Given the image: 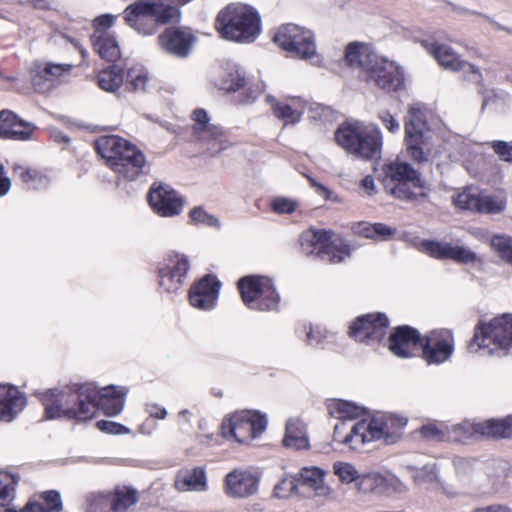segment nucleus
<instances>
[{"label": "nucleus", "mask_w": 512, "mask_h": 512, "mask_svg": "<svg viewBox=\"0 0 512 512\" xmlns=\"http://www.w3.org/2000/svg\"><path fill=\"white\" fill-rule=\"evenodd\" d=\"M273 41L291 56L317 62L314 35L308 29L292 23L285 24L275 33Z\"/></svg>", "instance_id": "nucleus-11"}, {"label": "nucleus", "mask_w": 512, "mask_h": 512, "mask_svg": "<svg viewBox=\"0 0 512 512\" xmlns=\"http://www.w3.org/2000/svg\"><path fill=\"white\" fill-rule=\"evenodd\" d=\"M97 426L101 431L110 434H122L128 432L126 427L112 421H99L97 422Z\"/></svg>", "instance_id": "nucleus-55"}, {"label": "nucleus", "mask_w": 512, "mask_h": 512, "mask_svg": "<svg viewBox=\"0 0 512 512\" xmlns=\"http://www.w3.org/2000/svg\"><path fill=\"white\" fill-rule=\"evenodd\" d=\"M148 81L147 73L142 69H131L127 74V86L132 91L144 90Z\"/></svg>", "instance_id": "nucleus-47"}, {"label": "nucleus", "mask_w": 512, "mask_h": 512, "mask_svg": "<svg viewBox=\"0 0 512 512\" xmlns=\"http://www.w3.org/2000/svg\"><path fill=\"white\" fill-rule=\"evenodd\" d=\"M243 301L252 309L273 310L279 303V295L267 277L246 276L238 282Z\"/></svg>", "instance_id": "nucleus-13"}, {"label": "nucleus", "mask_w": 512, "mask_h": 512, "mask_svg": "<svg viewBox=\"0 0 512 512\" xmlns=\"http://www.w3.org/2000/svg\"><path fill=\"white\" fill-rule=\"evenodd\" d=\"M329 410L332 416L340 420L334 426L333 440L351 450H360L365 444L381 439L388 445L394 444L401 438V430L406 425L404 419L385 415L352 422L362 414L363 409L345 400H334Z\"/></svg>", "instance_id": "nucleus-1"}, {"label": "nucleus", "mask_w": 512, "mask_h": 512, "mask_svg": "<svg viewBox=\"0 0 512 512\" xmlns=\"http://www.w3.org/2000/svg\"><path fill=\"white\" fill-rule=\"evenodd\" d=\"M259 478L248 470L235 469L225 477V492L233 498H246L258 490Z\"/></svg>", "instance_id": "nucleus-24"}, {"label": "nucleus", "mask_w": 512, "mask_h": 512, "mask_svg": "<svg viewBox=\"0 0 512 512\" xmlns=\"http://www.w3.org/2000/svg\"><path fill=\"white\" fill-rule=\"evenodd\" d=\"M414 481L418 485H430L438 483V469L434 462L427 463L423 467L416 468L413 472Z\"/></svg>", "instance_id": "nucleus-43"}, {"label": "nucleus", "mask_w": 512, "mask_h": 512, "mask_svg": "<svg viewBox=\"0 0 512 512\" xmlns=\"http://www.w3.org/2000/svg\"><path fill=\"white\" fill-rule=\"evenodd\" d=\"M490 245L498 256L512 264V238L506 235L493 236Z\"/></svg>", "instance_id": "nucleus-42"}, {"label": "nucleus", "mask_w": 512, "mask_h": 512, "mask_svg": "<svg viewBox=\"0 0 512 512\" xmlns=\"http://www.w3.org/2000/svg\"><path fill=\"white\" fill-rule=\"evenodd\" d=\"M47 507L36 500L29 501L21 512H61L63 509L62 500L59 492L55 490L46 491L41 495Z\"/></svg>", "instance_id": "nucleus-38"}, {"label": "nucleus", "mask_w": 512, "mask_h": 512, "mask_svg": "<svg viewBox=\"0 0 512 512\" xmlns=\"http://www.w3.org/2000/svg\"><path fill=\"white\" fill-rule=\"evenodd\" d=\"M379 118L382 121L385 128L391 133H396L400 129L399 122L391 115L388 111H383L379 114Z\"/></svg>", "instance_id": "nucleus-56"}, {"label": "nucleus", "mask_w": 512, "mask_h": 512, "mask_svg": "<svg viewBox=\"0 0 512 512\" xmlns=\"http://www.w3.org/2000/svg\"><path fill=\"white\" fill-rule=\"evenodd\" d=\"M298 484L308 487L318 497H330L332 490L324 483V472L317 467L301 469L298 476Z\"/></svg>", "instance_id": "nucleus-32"}, {"label": "nucleus", "mask_w": 512, "mask_h": 512, "mask_svg": "<svg viewBox=\"0 0 512 512\" xmlns=\"http://www.w3.org/2000/svg\"><path fill=\"white\" fill-rule=\"evenodd\" d=\"M407 156L416 163H426L437 153L433 132L428 127L420 107L411 106L405 123Z\"/></svg>", "instance_id": "nucleus-8"}, {"label": "nucleus", "mask_w": 512, "mask_h": 512, "mask_svg": "<svg viewBox=\"0 0 512 512\" xmlns=\"http://www.w3.org/2000/svg\"><path fill=\"white\" fill-rule=\"evenodd\" d=\"M374 230V238H381V239H388L389 237L393 236L395 233V230L392 229L390 226H387L383 223H376L373 225Z\"/></svg>", "instance_id": "nucleus-59"}, {"label": "nucleus", "mask_w": 512, "mask_h": 512, "mask_svg": "<svg viewBox=\"0 0 512 512\" xmlns=\"http://www.w3.org/2000/svg\"><path fill=\"white\" fill-rule=\"evenodd\" d=\"M139 500V493L129 486H117L111 492L112 512H128Z\"/></svg>", "instance_id": "nucleus-36"}, {"label": "nucleus", "mask_w": 512, "mask_h": 512, "mask_svg": "<svg viewBox=\"0 0 512 512\" xmlns=\"http://www.w3.org/2000/svg\"><path fill=\"white\" fill-rule=\"evenodd\" d=\"M95 51L102 59L110 62L120 57V48L115 37L104 30L95 31L91 37Z\"/></svg>", "instance_id": "nucleus-33"}, {"label": "nucleus", "mask_w": 512, "mask_h": 512, "mask_svg": "<svg viewBox=\"0 0 512 512\" xmlns=\"http://www.w3.org/2000/svg\"><path fill=\"white\" fill-rule=\"evenodd\" d=\"M389 321L385 314H367L358 317L350 327L349 335L358 342L375 344L386 335Z\"/></svg>", "instance_id": "nucleus-18"}, {"label": "nucleus", "mask_w": 512, "mask_h": 512, "mask_svg": "<svg viewBox=\"0 0 512 512\" xmlns=\"http://www.w3.org/2000/svg\"><path fill=\"white\" fill-rule=\"evenodd\" d=\"M454 351V338L449 330L432 331L422 337L420 355L428 365H439L447 361Z\"/></svg>", "instance_id": "nucleus-17"}, {"label": "nucleus", "mask_w": 512, "mask_h": 512, "mask_svg": "<svg viewBox=\"0 0 512 512\" xmlns=\"http://www.w3.org/2000/svg\"><path fill=\"white\" fill-rule=\"evenodd\" d=\"M12 483H16L13 477L7 474H0V506L7 505L13 498L14 488L11 487Z\"/></svg>", "instance_id": "nucleus-50"}, {"label": "nucleus", "mask_w": 512, "mask_h": 512, "mask_svg": "<svg viewBox=\"0 0 512 512\" xmlns=\"http://www.w3.org/2000/svg\"><path fill=\"white\" fill-rule=\"evenodd\" d=\"M274 115L284 121L285 124H295L301 120L303 109L280 102H276L272 106Z\"/></svg>", "instance_id": "nucleus-41"}, {"label": "nucleus", "mask_w": 512, "mask_h": 512, "mask_svg": "<svg viewBox=\"0 0 512 512\" xmlns=\"http://www.w3.org/2000/svg\"><path fill=\"white\" fill-rule=\"evenodd\" d=\"M355 487L358 494L374 497L390 496L402 492L405 488L395 476H384L376 472L361 475Z\"/></svg>", "instance_id": "nucleus-20"}, {"label": "nucleus", "mask_w": 512, "mask_h": 512, "mask_svg": "<svg viewBox=\"0 0 512 512\" xmlns=\"http://www.w3.org/2000/svg\"><path fill=\"white\" fill-rule=\"evenodd\" d=\"M215 27L226 40L250 43L261 32L260 16L251 6L232 3L218 13Z\"/></svg>", "instance_id": "nucleus-4"}, {"label": "nucleus", "mask_w": 512, "mask_h": 512, "mask_svg": "<svg viewBox=\"0 0 512 512\" xmlns=\"http://www.w3.org/2000/svg\"><path fill=\"white\" fill-rule=\"evenodd\" d=\"M383 185L393 196L412 200L424 196L420 173L409 163L398 158L383 167Z\"/></svg>", "instance_id": "nucleus-10"}, {"label": "nucleus", "mask_w": 512, "mask_h": 512, "mask_svg": "<svg viewBox=\"0 0 512 512\" xmlns=\"http://www.w3.org/2000/svg\"><path fill=\"white\" fill-rule=\"evenodd\" d=\"M453 463H454V467L459 475L467 474L473 466V462L471 460L461 458V457L455 458Z\"/></svg>", "instance_id": "nucleus-60"}, {"label": "nucleus", "mask_w": 512, "mask_h": 512, "mask_svg": "<svg viewBox=\"0 0 512 512\" xmlns=\"http://www.w3.org/2000/svg\"><path fill=\"white\" fill-rule=\"evenodd\" d=\"M495 153L504 161H512V144L504 141L492 142Z\"/></svg>", "instance_id": "nucleus-53"}, {"label": "nucleus", "mask_w": 512, "mask_h": 512, "mask_svg": "<svg viewBox=\"0 0 512 512\" xmlns=\"http://www.w3.org/2000/svg\"><path fill=\"white\" fill-rule=\"evenodd\" d=\"M332 232L328 230L310 229L301 234V246L307 254L315 251L322 259L331 263H339L348 256V252L334 245L331 241Z\"/></svg>", "instance_id": "nucleus-16"}, {"label": "nucleus", "mask_w": 512, "mask_h": 512, "mask_svg": "<svg viewBox=\"0 0 512 512\" xmlns=\"http://www.w3.org/2000/svg\"><path fill=\"white\" fill-rule=\"evenodd\" d=\"M26 405V398L16 387L0 385V420L10 422Z\"/></svg>", "instance_id": "nucleus-30"}, {"label": "nucleus", "mask_w": 512, "mask_h": 512, "mask_svg": "<svg viewBox=\"0 0 512 512\" xmlns=\"http://www.w3.org/2000/svg\"><path fill=\"white\" fill-rule=\"evenodd\" d=\"M37 396L45 408L48 419L66 417L85 421L95 414L93 403L86 402V398L93 397V390L87 383L49 389L38 392Z\"/></svg>", "instance_id": "nucleus-3"}, {"label": "nucleus", "mask_w": 512, "mask_h": 512, "mask_svg": "<svg viewBox=\"0 0 512 512\" xmlns=\"http://www.w3.org/2000/svg\"><path fill=\"white\" fill-rule=\"evenodd\" d=\"M245 78L236 64L229 63L218 71L215 85L223 91H236L243 87Z\"/></svg>", "instance_id": "nucleus-35"}, {"label": "nucleus", "mask_w": 512, "mask_h": 512, "mask_svg": "<svg viewBox=\"0 0 512 512\" xmlns=\"http://www.w3.org/2000/svg\"><path fill=\"white\" fill-rule=\"evenodd\" d=\"M148 201L155 213L162 217L179 215L184 206V199L167 184H153L148 194Z\"/></svg>", "instance_id": "nucleus-19"}, {"label": "nucleus", "mask_w": 512, "mask_h": 512, "mask_svg": "<svg viewBox=\"0 0 512 512\" xmlns=\"http://www.w3.org/2000/svg\"><path fill=\"white\" fill-rule=\"evenodd\" d=\"M476 433L491 438L512 437V416L503 419H489L473 425Z\"/></svg>", "instance_id": "nucleus-34"}, {"label": "nucleus", "mask_w": 512, "mask_h": 512, "mask_svg": "<svg viewBox=\"0 0 512 512\" xmlns=\"http://www.w3.org/2000/svg\"><path fill=\"white\" fill-rule=\"evenodd\" d=\"M333 472L341 482L346 484L356 483L361 476L351 463L343 461H337L333 464Z\"/></svg>", "instance_id": "nucleus-44"}, {"label": "nucleus", "mask_w": 512, "mask_h": 512, "mask_svg": "<svg viewBox=\"0 0 512 512\" xmlns=\"http://www.w3.org/2000/svg\"><path fill=\"white\" fill-rule=\"evenodd\" d=\"M298 479L296 476L282 478L274 487L273 494L276 498L286 499L297 493Z\"/></svg>", "instance_id": "nucleus-45"}, {"label": "nucleus", "mask_w": 512, "mask_h": 512, "mask_svg": "<svg viewBox=\"0 0 512 512\" xmlns=\"http://www.w3.org/2000/svg\"><path fill=\"white\" fill-rule=\"evenodd\" d=\"M93 390V397L86 398V402H92L95 411L100 409L108 416L119 414L124 407L127 389L122 386L109 385L98 389L93 383H87Z\"/></svg>", "instance_id": "nucleus-21"}, {"label": "nucleus", "mask_w": 512, "mask_h": 512, "mask_svg": "<svg viewBox=\"0 0 512 512\" xmlns=\"http://www.w3.org/2000/svg\"><path fill=\"white\" fill-rule=\"evenodd\" d=\"M189 269V261L186 256L175 253L169 255L165 264L159 270L160 285L168 291L177 290Z\"/></svg>", "instance_id": "nucleus-25"}, {"label": "nucleus", "mask_w": 512, "mask_h": 512, "mask_svg": "<svg viewBox=\"0 0 512 512\" xmlns=\"http://www.w3.org/2000/svg\"><path fill=\"white\" fill-rule=\"evenodd\" d=\"M420 433L429 440H439L443 437V432L433 423L422 426Z\"/></svg>", "instance_id": "nucleus-57"}, {"label": "nucleus", "mask_w": 512, "mask_h": 512, "mask_svg": "<svg viewBox=\"0 0 512 512\" xmlns=\"http://www.w3.org/2000/svg\"><path fill=\"white\" fill-rule=\"evenodd\" d=\"M48 43L50 46H53V47L54 46H65L66 47L69 44H71L77 48L79 47L78 42L75 39L70 38L63 33L53 34L51 37H49Z\"/></svg>", "instance_id": "nucleus-54"}, {"label": "nucleus", "mask_w": 512, "mask_h": 512, "mask_svg": "<svg viewBox=\"0 0 512 512\" xmlns=\"http://www.w3.org/2000/svg\"><path fill=\"white\" fill-rule=\"evenodd\" d=\"M220 283L214 276L207 275L190 290V304L200 310H210L215 306Z\"/></svg>", "instance_id": "nucleus-28"}, {"label": "nucleus", "mask_w": 512, "mask_h": 512, "mask_svg": "<svg viewBox=\"0 0 512 512\" xmlns=\"http://www.w3.org/2000/svg\"><path fill=\"white\" fill-rule=\"evenodd\" d=\"M270 206L272 211L277 214H291L297 209L298 204L292 199L277 197L272 200Z\"/></svg>", "instance_id": "nucleus-52"}, {"label": "nucleus", "mask_w": 512, "mask_h": 512, "mask_svg": "<svg viewBox=\"0 0 512 512\" xmlns=\"http://www.w3.org/2000/svg\"><path fill=\"white\" fill-rule=\"evenodd\" d=\"M113 22H114V16H112V15L99 16L94 20L95 31H98V30L107 31V29L112 26Z\"/></svg>", "instance_id": "nucleus-61"}, {"label": "nucleus", "mask_w": 512, "mask_h": 512, "mask_svg": "<svg viewBox=\"0 0 512 512\" xmlns=\"http://www.w3.org/2000/svg\"><path fill=\"white\" fill-rule=\"evenodd\" d=\"M96 150L117 174L136 179L145 165V157L135 145L117 135H107L95 142Z\"/></svg>", "instance_id": "nucleus-5"}, {"label": "nucleus", "mask_w": 512, "mask_h": 512, "mask_svg": "<svg viewBox=\"0 0 512 512\" xmlns=\"http://www.w3.org/2000/svg\"><path fill=\"white\" fill-rule=\"evenodd\" d=\"M267 426V419L254 411H239L224 418L221 435L233 437L238 443H246L258 437Z\"/></svg>", "instance_id": "nucleus-12"}, {"label": "nucleus", "mask_w": 512, "mask_h": 512, "mask_svg": "<svg viewBox=\"0 0 512 512\" xmlns=\"http://www.w3.org/2000/svg\"><path fill=\"white\" fill-rule=\"evenodd\" d=\"M158 41L167 52L186 57L192 49L195 37L189 29L169 28L158 37Z\"/></svg>", "instance_id": "nucleus-27"}, {"label": "nucleus", "mask_w": 512, "mask_h": 512, "mask_svg": "<svg viewBox=\"0 0 512 512\" xmlns=\"http://www.w3.org/2000/svg\"><path fill=\"white\" fill-rule=\"evenodd\" d=\"M17 115L9 110H3L0 112V137L6 138L7 136L13 134H20L13 131L14 121Z\"/></svg>", "instance_id": "nucleus-51"}, {"label": "nucleus", "mask_w": 512, "mask_h": 512, "mask_svg": "<svg viewBox=\"0 0 512 512\" xmlns=\"http://www.w3.org/2000/svg\"><path fill=\"white\" fill-rule=\"evenodd\" d=\"M192 418L193 412L188 409L181 410L178 413L179 429L182 432L186 433L188 431L189 427L191 426Z\"/></svg>", "instance_id": "nucleus-58"}, {"label": "nucleus", "mask_w": 512, "mask_h": 512, "mask_svg": "<svg viewBox=\"0 0 512 512\" xmlns=\"http://www.w3.org/2000/svg\"><path fill=\"white\" fill-rule=\"evenodd\" d=\"M421 249L429 256L440 260L451 259L461 264L475 263L478 260L474 251L448 242L425 240L421 243Z\"/></svg>", "instance_id": "nucleus-22"}, {"label": "nucleus", "mask_w": 512, "mask_h": 512, "mask_svg": "<svg viewBox=\"0 0 512 512\" xmlns=\"http://www.w3.org/2000/svg\"><path fill=\"white\" fill-rule=\"evenodd\" d=\"M283 443L288 448L308 449L309 437L306 424L299 418H290L286 423Z\"/></svg>", "instance_id": "nucleus-31"}, {"label": "nucleus", "mask_w": 512, "mask_h": 512, "mask_svg": "<svg viewBox=\"0 0 512 512\" xmlns=\"http://www.w3.org/2000/svg\"><path fill=\"white\" fill-rule=\"evenodd\" d=\"M353 230L356 234L362 235L365 238H374L373 225L366 222L357 223Z\"/></svg>", "instance_id": "nucleus-62"}, {"label": "nucleus", "mask_w": 512, "mask_h": 512, "mask_svg": "<svg viewBox=\"0 0 512 512\" xmlns=\"http://www.w3.org/2000/svg\"><path fill=\"white\" fill-rule=\"evenodd\" d=\"M432 53L442 67L452 71L463 70L468 73V80L472 82H480L482 80L479 68L462 60L451 47L435 45L433 46Z\"/></svg>", "instance_id": "nucleus-26"}, {"label": "nucleus", "mask_w": 512, "mask_h": 512, "mask_svg": "<svg viewBox=\"0 0 512 512\" xmlns=\"http://www.w3.org/2000/svg\"><path fill=\"white\" fill-rule=\"evenodd\" d=\"M72 68L73 65L69 63L46 62L41 73L48 80H54L68 74Z\"/></svg>", "instance_id": "nucleus-46"}, {"label": "nucleus", "mask_w": 512, "mask_h": 512, "mask_svg": "<svg viewBox=\"0 0 512 512\" xmlns=\"http://www.w3.org/2000/svg\"><path fill=\"white\" fill-rule=\"evenodd\" d=\"M190 218L195 224H203L211 227H218L220 225L219 220L215 216L208 214L201 207L193 208L190 211Z\"/></svg>", "instance_id": "nucleus-49"}, {"label": "nucleus", "mask_w": 512, "mask_h": 512, "mask_svg": "<svg viewBox=\"0 0 512 512\" xmlns=\"http://www.w3.org/2000/svg\"><path fill=\"white\" fill-rule=\"evenodd\" d=\"M347 63L358 68L361 78L386 92L397 91L404 85V71L396 62L374 52L364 44H349L345 51Z\"/></svg>", "instance_id": "nucleus-2"}, {"label": "nucleus", "mask_w": 512, "mask_h": 512, "mask_svg": "<svg viewBox=\"0 0 512 512\" xmlns=\"http://www.w3.org/2000/svg\"><path fill=\"white\" fill-rule=\"evenodd\" d=\"M11 188V180L4 175V166L0 162V197L6 195Z\"/></svg>", "instance_id": "nucleus-63"}, {"label": "nucleus", "mask_w": 512, "mask_h": 512, "mask_svg": "<svg viewBox=\"0 0 512 512\" xmlns=\"http://www.w3.org/2000/svg\"><path fill=\"white\" fill-rule=\"evenodd\" d=\"M35 129L36 127L34 124L22 120L17 116L14 121L13 131L15 130L16 132L21 133V135L11 133V135L7 136L6 138L16 140H27L31 138Z\"/></svg>", "instance_id": "nucleus-48"}, {"label": "nucleus", "mask_w": 512, "mask_h": 512, "mask_svg": "<svg viewBox=\"0 0 512 512\" xmlns=\"http://www.w3.org/2000/svg\"><path fill=\"white\" fill-rule=\"evenodd\" d=\"M123 71L116 65L109 66L98 75L99 87L107 92H115L123 84Z\"/></svg>", "instance_id": "nucleus-39"}, {"label": "nucleus", "mask_w": 512, "mask_h": 512, "mask_svg": "<svg viewBox=\"0 0 512 512\" xmlns=\"http://www.w3.org/2000/svg\"><path fill=\"white\" fill-rule=\"evenodd\" d=\"M126 23L139 34L152 35L159 25L178 21L180 12L173 5L162 1L138 0L124 10Z\"/></svg>", "instance_id": "nucleus-6"}, {"label": "nucleus", "mask_w": 512, "mask_h": 512, "mask_svg": "<svg viewBox=\"0 0 512 512\" xmlns=\"http://www.w3.org/2000/svg\"><path fill=\"white\" fill-rule=\"evenodd\" d=\"M512 346V315L504 314L489 322H479L468 348L470 352L485 351L488 355H505Z\"/></svg>", "instance_id": "nucleus-7"}, {"label": "nucleus", "mask_w": 512, "mask_h": 512, "mask_svg": "<svg viewBox=\"0 0 512 512\" xmlns=\"http://www.w3.org/2000/svg\"><path fill=\"white\" fill-rule=\"evenodd\" d=\"M337 143L348 153L362 159H372L381 153L382 135L378 128L359 123L342 125L335 132Z\"/></svg>", "instance_id": "nucleus-9"}, {"label": "nucleus", "mask_w": 512, "mask_h": 512, "mask_svg": "<svg viewBox=\"0 0 512 512\" xmlns=\"http://www.w3.org/2000/svg\"><path fill=\"white\" fill-rule=\"evenodd\" d=\"M13 171L14 176L19 178L29 189H42L49 184V178L38 169L15 165Z\"/></svg>", "instance_id": "nucleus-37"}, {"label": "nucleus", "mask_w": 512, "mask_h": 512, "mask_svg": "<svg viewBox=\"0 0 512 512\" xmlns=\"http://www.w3.org/2000/svg\"><path fill=\"white\" fill-rule=\"evenodd\" d=\"M85 512H112L111 492L95 491L85 496Z\"/></svg>", "instance_id": "nucleus-40"}, {"label": "nucleus", "mask_w": 512, "mask_h": 512, "mask_svg": "<svg viewBox=\"0 0 512 512\" xmlns=\"http://www.w3.org/2000/svg\"><path fill=\"white\" fill-rule=\"evenodd\" d=\"M174 488L178 492H205L208 490L207 474L203 467L183 468L174 478Z\"/></svg>", "instance_id": "nucleus-29"}, {"label": "nucleus", "mask_w": 512, "mask_h": 512, "mask_svg": "<svg viewBox=\"0 0 512 512\" xmlns=\"http://www.w3.org/2000/svg\"><path fill=\"white\" fill-rule=\"evenodd\" d=\"M452 203L461 210L485 214L501 213L506 208V196L502 192L486 193L474 187L455 192Z\"/></svg>", "instance_id": "nucleus-14"}, {"label": "nucleus", "mask_w": 512, "mask_h": 512, "mask_svg": "<svg viewBox=\"0 0 512 512\" xmlns=\"http://www.w3.org/2000/svg\"><path fill=\"white\" fill-rule=\"evenodd\" d=\"M147 411L151 417L164 419L167 416V410L164 407H160L157 404L147 405Z\"/></svg>", "instance_id": "nucleus-64"}, {"label": "nucleus", "mask_w": 512, "mask_h": 512, "mask_svg": "<svg viewBox=\"0 0 512 512\" xmlns=\"http://www.w3.org/2000/svg\"><path fill=\"white\" fill-rule=\"evenodd\" d=\"M420 333L410 326H399L389 337V350L397 357L418 355L421 348Z\"/></svg>", "instance_id": "nucleus-23"}, {"label": "nucleus", "mask_w": 512, "mask_h": 512, "mask_svg": "<svg viewBox=\"0 0 512 512\" xmlns=\"http://www.w3.org/2000/svg\"><path fill=\"white\" fill-rule=\"evenodd\" d=\"M193 135L196 141L211 156L219 154L230 146V142L221 127L210 123L208 114L203 109H196L192 113Z\"/></svg>", "instance_id": "nucleus-15"}]
</instances>
